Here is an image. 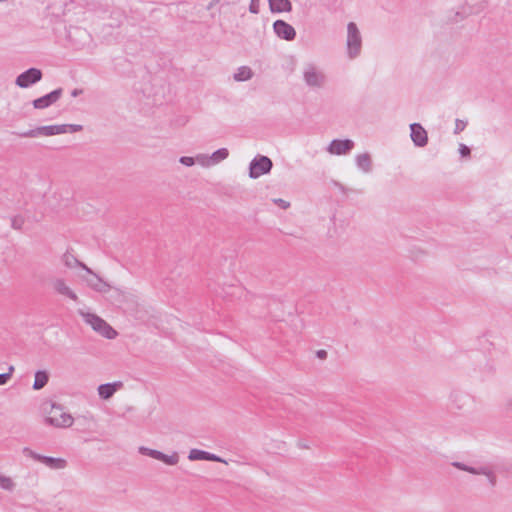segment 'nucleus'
Here are the masks:
<instances>
[{
  "label": "nucleus",
  "mask_w": 512,
  "mask_h": 512,
  "mask_svg": "<svg viewBox=\"0 0 512 512\" xmlns=\"http://www.w3.org/2000/svg\"><path fill=\"white\" fill-rule=\"evenodd\" d=\"M259 3H260V0H251L250 5H249V11L253 14H258L259 9H260Z\"/></svg>",
  "instance_id": "obj_32"
},
{
  "label": "nucleus",
  "mask_w": 512,
  "mask_h": 512,
  "mask_svg": "<svg viewBox=\"0 0 512 512\" xmlns=\"http://www.w3.org/2000/svg\"><path fill=\"white\" fill-rule=\"evenodd\" d=\"M179 162L185 166L191 167L195 164V158L189 156H182Z\"/></svg>",
  "instance_id": "obj_31"
},
{
  "label": "nucleus",
  "mask_w": 512,
  "mask_h": 512,
  "mask_svg": "<svg viewBox=\"0 0 512 512\" xmlns=\"http://www.w3.org/2000/svg\"><path fill=\"white\" fill-rule=\"evenodd\" d=\"M188 459L191 461L195 460H206V461H214V462H221L227 464L226 460L222 459L221 457L212 454L210 452L199 450V449H192L189 452Z\"/></svg>",
  "instance_id": "obj_18"
},
{
  "label": "nucleus",
  "mask_w": 512,
  "mask_h": 512,
  "mask_svg": "<svg viewBox=\"0 0 512 512\" xmlns=\"http://www.w3.org/2000/svg\"><path fill=\"white\" fill-rule=\"evenodd\" d=\"M65 127V133L79 132L83 129L82 125L79 124H63Z\"/></svg>",
  "instance_id": "obj_29"
},
{
  "label": "nucleus",
  "mask_w": 512,
  "mask_h": 512,
  "mask_svg": "<svg viewBox=\"0 0 512 512\" xmlns=\"http://www.w3.org/2000/svg\"><path fill=\"white\" fill-rule=\"evenodd\" d=\"M25 218L21 215L11 217V227L15 230H22Z\"/></svg>",
  "instance_id": "obj_26"
},
{
  "label": "nucleus",
  "mask_w": 512,
  "mask_h": 512,
  "mask_svg": "<svg viewBox=\"0 0 512 512\" xmlns=\"http://www.w3.org/2000/svg\"><path fill=\"white\" fill-rule=\"evenodd\" d=\"M1 488L11 491L14 488V483L11 478L0 475Z\"/></svg>",
  "instance_id": "obj_27"
},
{
  "label": "nucleus",
  "mask_w": 512,
  "mask_h": 512,
  "mask_svg": "<svg viewBox=\"0 0 512 512\" xmlns=\"http://www.w3.org/2000/svg\"><path fill=\"white\" fill-rule=\"evenodd\" d=\"M452 466L456 467L457 469L469 472L471 474L484 475L487 477V480L491 487H494L496 485V482H497L496 474L488 466L473 467V466H469V465H466L461 462H453Z\"/></svg>",
  "instance_id": "obj_10"
},
{
  "label": "nucleus",
  "mask_w": 512,
  "mask_h": 512,
  "mask_svg": "<svg viewBox=\"0 0 512 512\" xmlns=\"http://www.w3.org/2000/svg\"><path fill=\"white\" fill-rule=\"evenodd\" d=\"M356 166L364 173L372 171V159L369 153L358 154L355 157Z\"/></svg>",
  "instance_id": "obj_20"
},
{
  "label": "nucleus",
  "mask_w": 512,
  "mask_h": 512,
  "mask_svg": "<svg viewBox=\"0 0 512 512\" xmlns=\"http://www.w3.org/2000/svg\"><path fill=\"white\" fill-rule=\"evenodd\" d=\"M62 261L67 268H82V265H85L84 263L80 262L74 255L68 252L63 255Z\"/></svg>",
  "instance_id": "obj_24"
},
{
  "label": "nucleus",
  "mask_w": 512,
  "mask_h": 512,
  "mask_svg": "<svg viewBox=\"0 0 512 512\" xmlns=\"http://www.w3.org/2000/svg\"><path fill=\"white\" fill-rule=\"evenodd\" d=\"M347 54L350 59L359 56L362 47V37L357 25L349 22L347 25Z\"/></svg>",
  "instance_id": "obj_2"
},
{
  "label": "nucleus",
  "mask_w": 512,
  "mask_h": 512,
  "mask_svg": "<svg viewBox=\"0 0 512 512\" xmlns=\"http://www.w3.org/2000/svg\"><path fill=\"white\" fill-rule=\"evenodd\" d=\"M50 416L45 418V424L55 428H69L74 423V418L70 413L64 412L61 405L52 404Z\"/></svg>",
  "instance_id": "obj_1"
},
{
  "label": "nucleus",
  "mask_w": 512,
  "mask_h": 512,
  "mask_svg": "<svg viewBox=\"0 0 512 512\" xmlns=\"http://www.w3.org/2000/svg\"><path fill=\"white\" fill-rule=\"evenodd\" d=\"M275 34L286 41H292L296 37V31L294 27L284 20H276L273 24Z\"/></svg>",
  "instance_id": "obj_14"
},
{
  "label": "nucleus",
  "mask_w": 512,
  "mask_h": 512,
  "mask_svg": "<svg viewBox=\"0 0 512 512\" xmlns=\"http://www.w3.org/2000/svg\"><path fill=\"white\" fill-rule=\"evenodd\" d=\"M42 79V72L38 68H29L19 74L15 80V84L20 88H28L29 86L39 82Z\"/></svg>",
  "instance_id": "obj_12"
},
{
  "label": "nucleus",
  "mask_w": 512,
  "mask_h": 512,
  "mask_svg": "<svg viewBox=\"0 0 512 512\" xmlns=\"http://www.w3.org/2000/svg\"><path fill=\"white\" fill-rule=\"evenodd\" d=\"M269 7L273 13L290 12L292 4L289 0H268Z\"/></svg>",
  "instance_id": "obj_21"
},
{
  "label": "nucleus",
  "mask_w": 512,
  "mask_h": 512,
  "mask_svg": "<svg viewBox=\"0 0 512 512\" xmlns=\"http://www.w3.org/2000/svg\"><path fill=\"white\" fill-rule=\"evenodd\" d=\"M49 375L46 371L39 370L35 373V380L33 384L34 390H40L42 389L48 382Z\"/></svg>",
  "instance_id": "obj_23"
},
{
  "label": "nucleus",
  "mask_w": 512,
  "mask_h": 512,
  "mask_svg": "<svg viewBox=\"0 0 512 512\" xmlns=\"http://www.w3.org/2000/svg\"><path fill=\"white\" fill-rule=\"evenodd\" d=\"M316 355L320 359H326L327 358V351H325V350H318L316 352Z\"/></svg>",
  "instance_id": "obj_37"
},
{
  "label": "nucleus",
  "mask_w": 512,
  "mask_h": 512,
  "mask_svg": "<svg viewBox=\"0 0 512 512\" xmlns=\"http://www.w3.org/2000/svg\"><path fill=\"white\" fill-rule=\"evenodd\" d=\"M459 153L461 155V157H468L470 156V148L468 146H466L465 144H460L459 145Z\"/></svg>",
  "instance_id": "obj_33"
},
{
  "label": "nucleus",
  "mask_w": 512,
  "mask_h": 512,
  "mask_svg": "<svg viewBox=\"0 0 512 512\" xmlns=\"http://www.w3.org/2000/svg\"><path fill=\"white\" fill-rule=\"evenodd\" d=\"M504 408L508 412H512V397L508 398L504 404Z\"/></svg>",
  "instance_id": "obj_36"
},
{
  "label": "nucleus",
  "mask_w": 512,
  "mask_h": 512,
  "mask_svg": "<svg viewBox=\"0 0 512 512\" xmlns=\"http://www.w3.org/2000/svg\"><path fill=\"white\" fill-rule=\"evenodd\" d=\"M83 93V90L82 89H79V88H75L71 91V96L72 97H77L79 95H81Z\"/></svg>",
  "instance_id": "obj_38"
},
{
  "label": "nucleus",
  "mask_w": 512,
  "mask_h": 512,
  "mask_svg": "<svg viewBox=\"0 0 512 512\" xmlns=\"http://www.w3.org/2000/svg\"><path fill=\"white\" fill-rule=\"evenodd\" d=\"M62 92V88H58L40 98L35 99L33 101V107L35 109H44L49 107L60 99Z\"/></svg>",
  "instance_id": "obj_15"
},
{
  "label": "nucleus",
  "mask_w": 512,
  "mask_h": 512,
  "mask_svg": "<svg viewBox=\"0 0 512 512\" xmlns=\"http://www.w3.org/2000/svg\"><path fill=\"white\" fill-rule=\"evenodd\" d=\"M273 163L267 156L258 155L252 159L249 165V177L257 179L271 171Z\"/></svg>",
  "instance_id": "obj_5"
},
{
  "label": "nucleus",
  "mask_w": 512,
  "mask_h": 512,
  "mask_svg": "<svg viewBox=\"0 0 512 512\" xmlns=\"http://www.w3.org/2000/svg\"><path fill=\"white\" fill-rule=\"evenodd\" d=\"M411 139L415 146L424 147L428 143V135L426 130L419 123H413L410 125Z\"/></svg>",
  "instance_id": "obj_16"
},
{
  "label": "nucleus",
  "mask_w": 512,
  "mask_h": 512,
  "mask_svg": "<svg viewBox=\"0 0 512 512\" xmlns=\"http://www.w3.org/2000/svg\"><path fill=\"white\" fill-rule=\"evenodd\" d=\"M229 156V151L226 148H220L216 150L212 155H210V159L212 165L218 164L219 162L225 160Z\"/></svg>",
  "instance_id": "obj_25"
},
{
  "label": "nucleus",
  "mask_w": 512,
  "mask_h": 512,
  "mask_svg": "<svg viewBox=\"0 0 512 512\" xmlns=\"http://www.w3.org/2000/svg\"><path fill=\"white\" fill-rule=\"evenodd\" d=\"M274 202L280 205L283 209H286L290 206V204L283 199H275Z\"/></svg>",
  "instance_id": "obj_35"
},
{
  "label": "nucleus",
  "mask_w": 512,
  "mask_h": 512,
  "mask_svg": "<svg viewBox=\"0 0 512 512\" xmlns=\"http://www.w3.org/2000/svg\"><path fill=\"white\" fill-rule=\"evenodd\" d=\"M23 453L26 456L43 463L48 468L53 469V470H61V469H64L67 467V461L63 458L44 456V455L34 452L33 450H31L27 447L23 449Z\"/></svg>",
  "instance_id": "obj_6"
},
{
  "label": "nucleus",
  "mask_w": 512,
  "mask_h": 512,
  "mask_svg": "<svg viewBox=\"0 0 512 512\" xmlns=\"http://www.w3.org/2000/svg\"><path fill=\"white\" fill-rule=\"evenodd\" d=\"M65 126L62 124L40 126L34 129H30L24 132H13L20 138H36L40 136H53L59 134H65Z\"/></svg>",
  "instance_id": "obj_4"
},
{
  "label": "nucleus",
  "mask_w": 512,
  "mask_h": 512,
  "mask_svg": "<svg viewBox=\"0 0 512 512\" xmlns=\"http://www.w3.org/2000/svg\"><path fill=\"white\" fill-rule=\"evenodd\" d=\"M14 372V366H9L8 368V372H6V374H10V378L12 377V374Z\"/></svg>",
  "instance_id": "obj_39"
},
{
  "label": "nucleus",
  "mask_w": 512,
  "mask_h": 512,
  "mask_svg": "<svg viewBox=\"0 0 512 512\" xmlns=\"http://www.w3.org/2000/svg\"><path fill=\"white\" fill-rule=\"evenodd\" d=\"M195 162L199 163L200 165H202L204 167L212 166L210 156H207L205 154H198L195 157Z\"/></svg>",
  "instance_id": "obj_28"
},
{
  "label": "nucleus",
  "mask_w": 512,
  "mask_h": 512,
  "mask_svg": "<svg viewBox=\"0 0 512 512\" xmlns=\"http://www.w3.org/2000/svg\"><path fill=\"white\" fill-rule=\"evenodd\" d=\"M452 466L456 467L457 469L469 472L471 474L484 475L487 477V480L491 487H494L496 485V482H497L496 474L488 466L473 467V466H469V465H466L461 462H453Z\"/></svg>",
  "instance_id": "obj_9"
},
{
  "label": "nucleus",
  "mask_w": 512,
  "mask_h": 512,
  "mask_svg": "<svg viewBox=\"0 0 512 512\" xmlns=\"http://www.w3.org/2000/svg\"><path fill=\"white\" fill-rule=\"evenodd\" d=\"M466 125H467V122L460 120V119H456L454 133L459 134L460 132H462L465 129Z\"/></svg>",
  "instance_id": "obj_30"
},
{
  "label": "nucleus",
  "mask_w": 512,
  "mask_h": 512,
  "mask_svg": "<svg viewBox=\"0 0 512 512\" xmlns=\"http://www.w3.org/2000/svg\"><path fill=\"white\" fill-rule=\"evenodd\" d=\"M139 453L142 455L149 456L153 459L162 461L163 463L170 466L176 465L179 462V455L177 452H173L170 455H166L161 451L141 446L139 447Z\"/></svg>",
  "instance_id": "obj_11"
},
{
  "label": "nucleus",
  "mask_w": 512,
  "mask_h": 512,
  "mask_svg": "<svg viewBox=\"0 0 512 512\" xmlns=\"http://www.w3.org/2000/svg\"><path fill=\"white\" fill-rule=\"evenodd\" d=\"M121 387L122 382L101 384L98 387V394L102 399L107 400L111 398L114 395V393Z\"/></svg>",
  "instance_id": "obj_19"
},
{
  "label": "nucleus",
  "mask_w": 512,
  "mask_h": 512,
  "mask_svg": "<svg viewBox=\"0 0 512 512\" xmlns=\"http://www.w3.org/2000/svg\"><path fill=\"white\" fill-rule=\"evenodd\" d=\"M305 83L312 88H320L325 84V74L313 64H307L303 71Z\"/></svg>",
  "instance_id": "obj_7"
},
{
  "label": "nucleus",
  "mask_w": 512,
  "mask_h": 512,
  "mask_svg": "<svg viewBox=\"0 0 512 512\" xmlns=\"http://www.w3.org/2000/svg\"><path fill=\"white\" fill-rule=\"evenodd\" d=\"M84 321L89 324L92 329L107 339H114L117 332L102 318L93 313H81Z\"/></svg>",
  "instance_id": "obj_3"
},
{
  "label": "nucleus",
  "mask_w": 512,
  "mask_h": 512,
  "mask_svg": "<svg viewBox=\"0 0 512 512\" xmlns=\"http://www.w3.org/2000/svg\"><path fill=\"white\" fill-rule=\"evenodd\" d=\"M52 287L58 294L65 296L73 301H77L76 293L67 285L66 281L62 278H57L52 282Z\"/></svg>",
  "instance_id": "obj_17"
},
{
  "label": "nucleus",
  "mask_w": 512,
  "mask_h": 512,
  "mask_svg": "<svg viewBox=\"0 0 512 512\" xmlns=\"http://www.w3.org/2000/svg\"><path fill=\"white\" fill-rule=\"evenodd\" d=\"M82 269L86 272V275H83L82 279L91 289L99 293H107L110 291L111 286L99 275L94 273L89 267H87V265H82Z\"/></svg>",
  "instance_id": "obj_8"
},
{
  "label": "nucleus",
  "mask_w": 512,
  "mask_h": 512,
  "mask_svg": "<svg viewBox=\"0 0 512 512\" xmlns=\"http://www.w3.org/2000/svg\"><path fill=\"white\" fill-rule=\"evenodd\" d=\"M10 380V374H0V385H5Z\"/></svg>",
  "instance_id": "obj_34"
},
{
  "label": "nucleus",
  "mask_w": 512,
  "mask_h": 512,
  "mask_svg": "<svg viewBox=\"0 0 512 512\" xmlns=\"http://www.w3.org/2000/svg\"><path fill=\"white\" fill-rule=\"evenodd\" d=\"M355 143L350 139H334L327 147V151L332 155H346L354 148Z\"/></svg>",
  "instance_id": "obj_13"
},
{
  "label": "nucleus",
  "mask_w": 512,
  "mask_h": 512,
  "mask_svg": "<svg viewBox=\"0 0 512 512\" xmlns=\"http://www.w3.org/2000/svg\"><path fill=\"white\" fill-rule=\"evenodd\" d=\"M252 77H253V71L248 66L239 67L233 76V78L239 82L247 81V80L251 79Z\"/></svg>",
  "instance_id": "obj_22"
}]
</instances>
